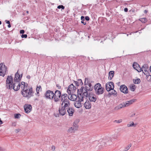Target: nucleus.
<instances>
[{
	"mask_svg": "<svg viewBox=\"0 0 151 151\" xmlns=\"http://www.w3.org/2000/svg\"><path fill=\"white\" fill-rule=\"evenodd\" d=\"M21 93L23 96L27 99L33 96L34 92L32 88L28 87L24 91H21Z\"/></svg>",
	"mask_w": 151,
	"mask_h": 151,
	"instance_id": "1",
	"label": "nucleus"
},
{
	"mask_svg": "<svg viewBox=\"0 0 151 151\" xmlns=\"http://www.w3.org/2000/svg\"><path fill=\"white\" fill-rule=\"evenodd\" d=\"M95 93L97 95H100L103 93V88L99 83L96 84L94 86Z\"/></svg>",
	"mask_w": 151,
	"mask_h": 151,
	"instance_id": "2",
	"label": "nucleus"
},
{
	"mask_svg": "<svg viewBox=\"0 0 151 151\" xmlns=\"http://www.w3.org/2000/svg\"><path fill=\"white\" fill-rule=\"evenodd\" d=\"M92 89L91 88H90L88 86H85V88L83 87H81L80 91L81 92L83 93V94L84 96L86 97V99L88 96V94L90 92H88V91H92Z\"/></svg>",
	"mask_w": 151,
	"mask_h": 151,
	"instance_id": "3",
	"label": "nucleus"
},
{
	"mask_svg": "<svg viewBox=\"0 0 151 151\" xmlns=\"http://www.w3.org/2000/svg\"><path fill=\"white\" fill-rule=\"evenodd\" d=\"M13 78L11 76H8L6 80V86L9 89H11L13 88Z\"/></svg>",
	"mask_w": 151,
	"mask_h": 151,
	"instance_id": "4",
	"label": "nucleus"
},
{
	"mask_svg": "<svg viewBox=\"0 0 151 151\" xmlns=\"http://www.w3.org/2000/svg\"><path fill=\"white\" fill-rule=\"evenodd\" d=\"M7 67L3 63H1L0 64V76H4L7 71Z\"/></svg>",
	"mask_w": 151,
	"mask_h": 151,
	"instance_id": "5",
	"label": "nucleus"
},
{
	"mask_svg": "<svg viewBox=\"0 0 151 151\" xmlns=\"http://www.w3.org/2000/svg\"><path fill=\"white\" fill-rule=\"evenodd\" d=\"M60 92L58 90L56 91L54 93V101L55 102L59 101L60 98L61 96Z\"/></svg>",
	"mask_w": 151,
	"mask_h": 151,
	"instance_id": "6",
	"label": "nucleus"
},
{
	"mask_svg": "<svg viewBox=\"0 0 151 151\" xmlns=\"http://www.w3.org/2000/svg\"><path fill=\"white\" fill-rule=\"evenodd\" d=\"M45 95V97L47 99H52L54 97V93L52 91L48 90L46 91Z\"/></svg>",
	"mask_w": 151,
	"mask_h": 151,
	"instance_id": "7",
	"label": "nucleus"
},
{
	"mask_svg": "<svg viewBox=\"0 0 151 151\" xmlns=\"http://www.w3.org/2000/svg\"><path fill=\"white\" fill-rule=\"evenodd\" d=\"M114 88V83L112 82H107L106 85V89L108 91L112 90Z\"/></svg>",
	"mask_w": 151,
	"mask_h": 151,
	"instance_id": "8",
	"label": "nucleus"
},
{
	"mask_svg": "<svg viewBox=\"0 0 151 151\" xmlns=\"http://www.w3.org/2000/svg\"><path fill=\"white\" fill-rule=\"evenodd\" d=\"M141 69L142 71L145 75L147 76L149 74L148 71L149 70V68L147 64L144 65L142 67Z\"/></svg>",
	"mask_w": 151,
	"mask_h": 151,
	"instance_id": "9",
	"label": "nucleus"
},
{
	"mask_svg": "<svg viewBox=\"0 0 151 151\" xmlns=\"http://www.w3.org/2000/svg\"><path fill=\"white\" fill-rule=\"evenodd\" d=\"M60 99L62 102L61 104V106H62V105H63V102H65V101L69 100V99L68 98V95L66 93L62 94L61 97Z\"/></svg>",
	"mask_w": 151,
	"mask_h": 151,
	"instance_id": "10",
	"label": "nucleus"
},
{
	"mask_svg": "<svg viewBox=\"0 0 151 151\" xmlns=\"http://www.w3.org/2000/svg\"><path fill=\"white\" fill-rule=\"evenodd\" d=\"M76 90V88L73 84L70 85L68 87V88L67 90V91L68 94L73 93Z\"/></svg>",
	"mask_w": 151,
	"mask_h": 151,
	"instance_id": "11",
	"label": "nucleus"
},
{
	"mask_svg": "<svg viewBox=\"0 0 151 151\" xmlns=\"http://www.w3.org/2000/svg\"><path fill=\"white\" fill-rule=\"evenodd\" d=\"M20 83L18 82H14L13 84V88L14 90L15 91L18 90L20 88Z\"/></svg>",
	"mask_w": 151,
	"mask_h": 151,
	"instance_id": "12",
	"label": "nucleus"
},
{
	"mask_svg": "<svg viewBox=\"0 0 151 151\" xmlns=\"http://www.w3.org/2000/svg\"><path fill=\"white\" fill-rule=\"evenodd\" d=\"M68 98L69 100H70L72 101H75L77 98V96L74 94H73L72 93L68 94Z\"/></svg>",
	"mask_w": 151,
	"mask_h": 151,
	"instance_id": "13",
	"label": "nucleus"
},
{
	"mask_svg": "<svg viewBox=\"0 0 151 151\" xmlns=\"http://www.w3.org/2000/svg\"><path fill=\"white\" fill-rule=\"evenodd\" d=\"M22 76V74L20 75L17 71L15 74L14 79V82H19L20 81Z\"/></svg>",
	"mask_w": 151,
	"mask_h": 151,
	"instance_id": "14",
	"label": "nucleus"
},
{
	"mask_svg": "<svg viewBox=\"0 0 151 151\" xmlns=\"http://www.w3.org/2000/svg\"><path fill=\"white\" fill-rule=\"evenodd\" d=\"M24 110L25 112L28 113L30 112L32 110V106L29 104H25L24 106Z\"/></svg>",
	"mask_w": 151,
	"mask_h": 151,
	"instance_id": "15",
	"label": "nucleus"
},
{
	"mask_svg": "<svg viewBox=\"0 0 151 151\" xmlns=\"http://www.w3.org/2000/svg\"><path fill=\"white\" fill-rule=\"evenodd\" d=\"M78 97L79 99L80 102L82 101H83V98L85 97L83 94V93L81 92V91H79V90H78Z\"/></svg>",
	"mask_w": 151,
	"mask_h": 151,
	"instance_id": "16",
	"label": "nucleus"
},
{
	"mask_svg": "<svg viewBox=\"0 0 151 151\" xmlns=\"http://www.w3.org/2000/svg\"><path fill=\"white\" fill-rule=\"evenodd\" d=\"M67 109V112L68 113L69 116H72L75 110L72 107H69L66 109Z\"/></svg>",
	"mask_w": 151,
	"mask_h": 151,
	"instance_id": "17",
	"label": "nucleus"
},
{
	"mask_svg": "<svg viewBox=\"0 0 151 151\" xmlns=\"http://www.w3.org/2000/svg\"><path fill=\"white\" fill-rule=\"evenodd\" d=\"M120 90L122 92L124 93H127L128 92L127 88L124 85H123L121 86Z\"/></svg>",
	"mask_w": 151,
	"mask_h": 151,
	"instance_id": "18",
	"label": "nucleus"
},
{
	"mask_svg": "<svg viewBox=\"0 0 151 151\" xmlns=\"http://www.w3.org/2000/svg\"><path fill=\"white\" fill-rule=\"evenodd\" d=\"M88 96L89 99L90 101L95 102L96 100V98L95 97V96L93 94H91L90 93L88 94Z\"/></svg>",
	"mask_w": 151,
	"mask_h": 151,
	"instance_id": "19",
	"label": "nucleus"
},
{
	"mask_svg": "<svg viewBox=\"0 0 151 151\" xmlns=\"http://www.w3.org/2000/svg\"><path fill=\"white\" fill-rule=\"evenodd\" d=\"M78 128V126L73 125V126L70 128L68 131V132L74 133L75 131L77 130Z\"/></svg>",
	"mask_w": 151,
	"mask_h": 151,
	"instance_id": "20",
	"label": "nucleus"
},
{
	"mask_svg": "<svg viewBox=\"0 0 151 151\" xmlns=\"http://www.w3.org/2000/svg\"><path fill=\"white\" fill-rule=\"evenodd\" d=\"M133 67L134 69L137 70L138 72H140L142 71L140 67L136 63H134L133 65Z\"/></svg>",
	"mask_w": 151,
	"mask_h": 151,
	"instance_id": "21",
	"label": "nucleus"
},
{
	"mask_svg": "<svg viewBox=\"0 0 151 151\" xmlns=\"http://www.w3.org/2000/svg\"><path fill=\"white\" fill-rule=\"evenodd\" d=\"M27 84H25V83L24 82L22 81L21 82L20 85V87H21L22 88V91H24L28 87L27 86Z\"/></svg>",
	"mask_w": 151,
	"mask_h": 151,
	"instance_id": "22",
	"label": "nucleus"
},
{
	"mask_svg": "<svg viewBox=\"0 0 151 151\" xmlns=\"http://www.w3.org/2000/svg\"><path fill=\"white\" fill-rule=\"evenodd\" d=\"M59 111L60 115L63 116L66 113V110L65 109L61 106V108H60L59 109Z\"/></svg>",
	"mask_w": 151,
	"mask_h": 151,
	"instance_id": "23",
	"label": "nucleus"
},
{
	"mask_svg": "<svg viewBox=\"0 0 151 151\" xmlns=\"http://www.w3.org/2000/svg\"><path fill=\"white\" fill-rule=\"evenodd\" d=\"M136 99H132L130 100L127 101L124 103L125 107L129 106V105L132 104L135 101Z\"/></svg>",
	"mask_w": 151,
	"mask_h": 151,
	"instance_id": "24",
	"label": "nucleus"
},
{
	"mask_svg": "<svg viewBox=\"0 0 151 151\" xmlns=\"http://www.w3.org/2000/svg\"><path fill=\"white\" fill-rule=\"evenodd\" d=\"M84 106L86 109H89L91 107V103L88 101H86L84 104Z\"/></svg>",
	"mask_w": 151,
	"mask_h": 151,
	"instance_id": "25",
	"label": "nucleus"
},
{
	"mask_svg": "<svg viewBox=\"0 0 151 151\" xmlns=\"http://www.w3.org/2000/svg\"><path fill=\"white\" fill-rule=\"evenodd\" d=\"M124 107H125L124 104H121L116 106L114 108V109L116 110H118Z\"/></svg>",
	"mask_w": 151,
	"mask_h": 151,
	"instance_id": "26",
	"label": "nucleus"
},
{
	"mask_svg": "<svg viewBox=\"0 0 151 151\" xmlns=\"http://www.w3.org/2000/svg\"><path fill=\"white\" fill-rule=\"evenodd\" d=\"M64 104V105L62 106H61L62 107L64 108L65 109L67 107H68L70 106V103L69 100H68V101H65V102L63 103V104Z\"/></svg>",
	"mask_w": 151,
	"mask_h": 151,
	"instance_id": "27",
	"label": "nucleus"
},
{
	"mask_svg": "<svg viewBox=\"0 0 151 151\" xmlns=\"http://www.w3.org/2000/svg\"><path fill=\"white\" fill-rule=\"evenodd\" d=\"M74 105L77 108H79L82 106L81 102L79 101H76L75 102Z\"/></svg>",
	"mask_w": 151,
	"mask_h": 151,
	"instance_id": "28",
	"label": "nucleus"
},
{
	"mask_svg": "<svg viewBox=\"0 0 151 151\" xmlns=\"http://www.w3.org/2000/svg\"><path fill=\"white\" fill-rule=\"evenodd\" d=\"M114 74V71H111L109 73V76L108 78L110 80H111L113 78Z\"/></svg>",
	"mask_w": 151,
	"mask_h": 151,
	"instance_id": "29",
	"label": "nucleus"
},
{
	"mask_svg": "<svg viewBox=\"0 0 151 151\" xmlns=\"http://www.w3.org/2000/svg\"><path fill=\"white\" fill-rule=\"evenodd\" d=\"M111 90L112 91L111 92L109 93V94L110 95H114V96H116L117 95V93L116 91L114 89Z\"/></svg>",
	"mask_w": 151,
	"mask_h": 151,
	"instance_id": "30",
	"label": "nucleus"
},
{
	"mask_svg": "<svg viewBox=\"0 0 151 151\" xmlns=\"http://www.w3.org/2000/svg\"><path fill=\"white\" fill-rule=\"evenodd\" d=\"M136 124H135L133 122H130L127 124V127H135Z\"/></svg>",
	"mask_w": 151,
	"mask_h": 151,
	"instance_id": "31",
	"label": "nucleus"
},
{
	"mask_svg": "<svg viewBox=\"0 0 151 151\" xmlns=\"http://www.w3.org/2000/svg\"><path fill=\"white\" fill-rule=\"evenodd\" d=\"M130 89L131 91H134L136 88L134 84H132L129 86Z\"/></svg>",
	"mask_w": 151,
	"mask_h": 151,
	"instance_id": "32",
	"label": "nucleus"
},
{
	"mask_svg": "<svg viewBox=\"0 0 151 151\" xmlns=\"http://www.w3.org/2000/svg\"><path fill=\"white\" fill-rule=\"evenodd\" d=\"M36 91L37 92V93L38 94L39 93V92L42 91V88L41 86L40 85L39 86H37Z\"/></svg>",
	"mask_w": 151,
	"mask_h": 151,
	"instance_id": "33",
	"label": "nucleus"
},
{
	"mask_svg": "<svg viewBox=\"0 0 151 151\" xmlns=\"http://www.w3.org/2000/svg\"><path fill=\"white\" fill-rule=\"evenodd\" d=\"M133 82L135 84H138L140 82V80L138 78L135 80H133Z\"/></svg>",
	"mask_w": 151,
	"mask_h": 151,
	"instance_id": "34",
	"label": "nucleus"
},
{
	"mask_svg": "<svg viewBox=\"0 0 151 151\" xmlns=\"http://www.w3.org/2000/svg\"><path fill=\"white\" fill-rule=\"evenodd\" d=\"M132 146V144H129L127 146H126L124 148V151H127Z\"/></svg>",
	"mask_w": 151,
	"mask_h": 151,
	"instance_id": "35",
	"label": "nucleus"
},
{
	"mask_svg": "<svg viewBox=\"0 0 151 151\" xmlns=\"http://www.w3.org/2000/svg\"><path fill=\"white\" fill-rule=\"evenodd\" d=\"M107 140L106 139H104L101 142V144H102V146H105L106 145V142Z\"/></svg>",
	"mask_w": 151,
	"mask_h": 151,
	"instance_id": "36",
	"label": "nucleus"
},
{
	"mask_svg": "<svg viewBox=\"0 0 151 151\" xmlns=\"http://www.w3.org/2000/svg\"><path fill=\"white\" fill-rule=\"evenodd\" d=\"M139 20L142 22L144 23H145V22L147 21V19L145 18H140Z\"/></svg>",
	"mask_w": 151,
	"mask_h": 151,
	"instance_id": "37",
	"label": "nucleus"
},
{
	"mask_svg": "<svg viewBox=\"0 0 151 151\" xmlns=\"http://www.w3.org/2000/svg\"><path fill=\"white\" fill-rule=\"evenodd\" d=\"M21 115L19 114H15L14 115V117L15 118L18 119L20 117Z\"/></svg>",
	"mask_w": 151,
	"mask_h": 151,
	"instance_id": "38",
	"label": "nucleus"
},
{
	"mask_svg": "<svg viewBox=\"0 0 151 151\" xmlns=\"http://www.w3.org/2000/svg\"><path fill=\"white\" fill-rule=\"evenodd\" d=\"M57 8L58 9H65V7L63 5H60L58 6Z\"/></svg>",
	"mask_w": 151,
	"mask_h": 151,
	"instance_id": "39",
	"label": "nucleus"
},
{
	"mask_svg": "<svg viewBox=\"0 0 151 151\" xmlns=\"http://www.w3.org/2000/svg\"><path fill=\"white\" fill-rule=\"evenodd\" d=\"M78 83L79 86L80 85H82L83 84L82 81L81 79H78Z\"/></svg>",
	"mask_w": 151,
	"mask_h": 151,
	"instance_id": "40",
	"label": "nucleus"
},
{
	"mask_svg": "<svg viewBox=\"0 0 151 151\" xmlns=\"http://www.w3.org/2000/svg\"><path fill=\"white\" fill-rule=\"evenodd\" d=\"M79 120L78 119H77V120H76L73 123V125H75V126L76 125V126H78L77 125V123L79 122Z\"/></svg>",
	"mask_w": 151,
	"mask_h": 151,
	"instance_id": "41",
	"label": "nucleus"
},
{
	"mask_svg": "<svg viewBox=\"0 0 151 151\" xmlns=\"http://www.w3.org/2000/svg\"><path fill=\"white\" fill-rule=\"evenodd\" d=\"M122 122V120L121 119H119V120H115L114 122H116L118 123H120Z\"/></svg>",
	"mask_w": 151,
	"mask_h": 151,
	"instance_id": "42",
	"label": "nucleus"
},
{
	"mask_svg": "<svg viewBox=\"0 0 151 151\" xmlns=\"http://www.w3.org/2000/svg\"><path fill=\"white\" fill-rule=\"evenodd\" d=\"M55 149V147L54 146H52L51 147V148L50 149L51 151H54Z\"/></svg>",
	"mask_w": 151,
	"mask_h": 151,
	"instance_id": "43",
	"label": "nucleus"
},
{
	"mask_svg": "<svg viewBox=\"0 0 151 151\" xmlns=\"http://www.w3.org/2000/svg\"><path fill=\"white\" fill-rule=\"evenodd\" d=\"M88 86L89 87H90V88H92V90L93 89V86H92L91 84V83H88Z\"/></svg>",
	"mask_w": 151,
	"mask_h": 151,
	"instance_id": "44",
	"label": "nucleus"
},
{
	"mask_svg": "<svg viewBox=\"0 0 151 151\" xmlns=\"http://www.w3.org/2000/svg\"><path fill=\"white\" fill-rule=\"evenodd\" d=\"M22 38H27V35L26 34L22 35L21 36Z\"/></svg>",
	"mask_w": 151,
	"mask_h": 151,
	"instance_id": "45",
	"label": "nucleus"
},
{
	"mask_svg": "<svg viewBox=\"0 0 151 151\" xmlns=\"http://www.w3.org/2000/svg\"><path fill=\"white\" fill-rule=\"evenodd\" d=\"M147 76H148L147 78H150L148 81H151V76L149 75V74Z\"/></svg>",
	"mask_w": 151,
	"mask_h": 151,
	"instance_id": "46",
	"label": "nucleus"
},
{
	"mask_svg": "<svg viewBox=\"0 0 151 151\" xmlns=\"http://www.w3.org/2000/svg\"><path fill=\"white\" fill-rule=\"evenodd\" d=\"M85 19L87 21H88L89 20V18L88 16H86Z\"/></svg>",
	"mask_w": 151,
	"mask_h": 151,
	"instance_id": "47",
	"label": "nucleus"
},
{
	"mask_svg": "<svg viewBox=\"0 0 151 151\" xmlns=\"http://www.w3.org/2000/svg\"><path fill=\"white\" fill-rule=\"evenodd\" d=\"M56 86L58 87V89H60L61 88V87L59 84H57Z\"/></svg>",
	"mask_w": 151,
	"mask_h": 151,
	"instance_id": "48",
	"label": "nucleus"
},
{
	"mask_svg": "<svg viewBox=\"0 0 151 151\" xmlns=\"http://www.w3.org/2000/svg\"><path fill=\"white\" fill-rule=\"evenodd\" d=\"M20 32L21 34H23L24 32V30H21L20 31Z\"/></svg>",
	"mask_w": 151,
	"mask_h": 151,
	"instance_id": "49",
	"label": "nucleus"
},
{
	"mask_svg": "<svg viewBox=\"0 0 151 151\" xmlns=\"http://www.w3.org/2000/svg\"><path fill=\"white\" fill-rule=\"evenodd\" d=\"M85 20H82L81 21V22L84 25H86V22H84Z\"/></svg>",
	"mask_w": 151,
	"mask_h": 151,
	"instance_id": "50",
	"label": "nucleus"
},
{
	"mask_svg": "<svg viewBox=\"0 0 151 151\" xmlns=\"http://www.w3.org/2000/svg\"><path fill=\"white\" fill-rule=\"evenodd\" d=\"M85 18H84V17L83 16H81V19L82 20H82H85Z\"/></svg>",
	"mask_w": 151,
	"mask_h": 151,
	"instance_id": "51",
	"label": "nucleus"
},
{
	"mask_svg": "<svg viewBox=\"0 0 151 151\" xmlns=\"http://www.w3.org/2000/svg\"><path fill=\"white\" fill-rule=\"evenodd\" d=\"M5 22L7 24H10V22H9V21L7 20H6L5 21Z\"/></svg>",
	"mask_w": 151,
	"mask_h": 151,
	"instance_id": "52",
	"label": "nucleus"
},
{
	"mask_svg": "<svg viewBox=\"0 0 151 151\" xmlns=\"http://www.w3.org/2000/svg\"><path fill=\"white\" fill-rule=\"evenodd\" d=\"M124 11L125 12H128V9L127 8H125L124 9Z\"/></svg>",
	"mask_w": 151,
	"mask_h": 151,
	"instance_id": "53",
	"label": "nucleus"
},
{
	"mask_svg": "<svg viewBox=\"0 0 151 151\" xmlns=\"http://www.w3.org/2000/svg\"><path fill=\"white\" fill-rule=\"evenodd\" d=\"M19 131H20L19 129H16L15 130V132L17 133H18V132H19Z\"/></svg>",
	"mask_w": 151,
	"mask_h": 151,
	"instance_id": "54",
	"label": "nucleus"
},
{
	"mask_svg": "<svg viewBox=\"0 0 151 151\" xmlns=\"http://www.w3.org/2000/svg\"><path fill=\"white\" fill-rule=\"evenodd\" d=\"M75 83L76 84V85H77L78 86H79L78 83V81H75Z\"/></svg>",
	"mask_w": 151,
	"mask_h": 151,
	"instance_id": "55",
	"label": "nucleus"
},
{
	"mask_svg": "<svg viewBox=\"0 0 151 151\" xmlns=\"http://www.w3.org/2000/svg\"><path fill=\"white\" fill-rule=\"evenodd\" d=\"M147 12H148V11L147 10H145L144 11V13L145 14L147 13Z\"/></svg>",
	"mask_w": 151,
	"mask_h": 151,
	"instance_id": "56",
	"label": "nucleus"
},
{
	"mask_svg": "<svg viewBox=\"0 0 151 151\" xmlns=\"http://www.w3.org/2000/svg\"><path fill=\"white\" fill-rule=\"evenodd\" d=\"M27 78H28V79H30V76H29V75H28V76H27Z\"/></svg>",
	"mask_w": 151,
	"mask_h": 151,
	"instance_id": "57",
	"label": "nucleus"
},
{
	"mask_svg": "<svg viewBox=\"0 0 151 151\" xmlns=\"http://www.w3.org/2000/svg\"><path fill=\"white\" fill-rule=\"evenodd\" d=\"M8 27H9V28H10L11 27V25L10 24H9L8 25Z\"/></svg>",
	"mask_w": 151,
	"mask_h": 151,
	"instance_id": "58",
	"label": "nucleus"
},
{
	"mask_svg": "<svg viewBox=\"0 0 151 151\" xmlns=\"http://www.w3.org/2000/svg\"><path fill=\"white\" fill-rule=\"evenodd\" d=\"M135 115V114H134V113L133 114H132V115H131V116H134Z\"/></svg>",
	"mask_w": 151,
	"mask_h": 151,
	"instance_id": "59",
	"label": "nucleus"
},
{
	"mask_svg": "<svg viewBox=\"0 0 151 151\" xmlns=\"http://www.w3.org/2000/svg\"><path fill=\"white\" fill-rule=\"evenodd\" d=\"M150 71L151 73V66H150Z\"/></svg>",
	"mask_w": 151,
	"mask_h": 151,
	"instance_id": "60",
	"label": "nucleus"
},
{
	"mask_svg": "<svg viewBox=\"0 0 151 151\" xmlns=\"http://www.w3.org/2000/svg\"><path fill=\"white\" fill-rule=\"evenodd\" d=\"M1 24V22L0 21V25Z\"/></svg>",
	"mask_w": 151,
	"mask_h": 151,
	"instance_id": "61",
	"label": "nucleus"
},
{
	"mask_svg": "<svg viewBox=\"0 0 151 151\" xmlns=\"http://www.w3.org/2000/svg\"><path fill=\"white\" fill-rule=\"evenodd\" d=\"M1 150V148L0 147V151Z\"/></svg>",
	"mask_w": 151,
	"mask_h": 151,
	"instance_id": "62",
	"label": "nucleus"
},
{
	"mask_svg": "<svg viewBox=\"0 0 151 151\" xmlns=\"http://www.w3.org/2000/svg\"><path fill=\"white\" fill-rule=\"evenodd\" d=\"M117 137V136H116V137H115V139H116V138Z\"/></svg>",
	"mask_w": 151,
	"mask_h": 151,
	"instance_id": "63",
	"label": "nucleus"
},
{
	"mask_svg": "<svg viewBox=\"0 0 151 151\" xmlns=\"http://www.w3.org/2000/svg\"><path fill=\"white\" fill-rule=\"evenodd\" d=\"M28 12H28V11H27V13H28Z\"/></svg>",
	"mask_w": 151,
	"mask_h": 151,
	"instance_id": "64",
	"label": "nucleus"
}]
</instances>
